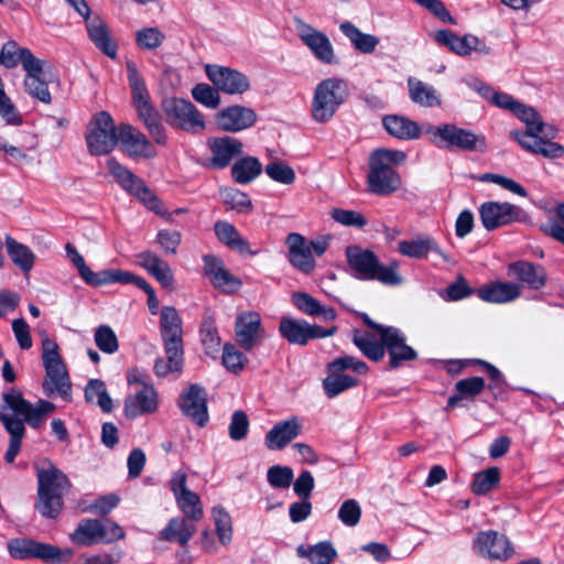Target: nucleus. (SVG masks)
<instances>
[{
	"instance_id": "f257e3e1",
	"label": "nucleus",
	"mask_w": 564,
	"mask_h": 564,
	"mask_svg": "<svg viewBox=\"0 0 564 564\" xmlns=\"http://www.w3.org/2000/svg\"><path fill=\"white\" fill-rule=\"evenodd\" d=\"M55 409L54 403L42 399L33 404L13 388L3 393L0 422L10 435L9 447L4 455L7 463H13L20 452L26 431L24 424H29L32 429H39Z\"/></svg>"
},
{
	"instance_id": "f03ea898",
	"label": "nucleus",
	"mask_w": 564,
	"mask_h": 564,
	"mask_svg": "<svg viewBox=\"0 0 564 564\" xmlns=\"http://www.w3.org/2000/svg\"><path fill=\"white\" fill-rule=\"evenodd\" d=\"M406 160L404 152L386 148L375 150L369 156L367 184L369 191L378 196H389L402 185V178L394 166Z\"/></svg>"
},
{
	"instance_id": "7ed1b4c3",
	"label": "nucleus",
	"mask_w": 564,
	"mask_h": 564,
	"mask_svg": "<svg viewBox=\"0 0 564 564\" xmlns=\"http://www.w3.org/2000/svg\"><path fill=\"white\" fill-rule=\"evenodd\" d=\"M68 477L50 465L37 471V500L34 508L45 518L55 519L63 509V498L69 491Z\"/></svg>"
},
{
	"instance_id": "20e7f679",
	"label": "nucleus",
	"mask_w": 564,
	"mask_h": 564,
	"mask_svg": "<svg viewBox=\"0 0 564 564\" xmlns=\"http://www.w3.org/2000/svg\"><path fill=\"white\" fill-rule=\"evenodd\" d=\"M346 258L354 275L360 280H377L386 285H399L402 276L398 272V264L382 265L377 256L359 246H348Z\"/></svg>"
},
{
	"instance_id": "39448f33",
	"label": "nucleus",
	"mask_w": 564,
	"mask_h": 564,
	"mask_svg": "<svg viewBox=\"0 0 564 564\" xmlns=\"http://www.w3.org/2000/svg\"><path fill=\"white\" fill-rule=\"evenodd\" d=\"M42 361L45 369V379L42 383L45 395L58 394L69 401L72 383L66 365L59 355V346L54 339L46 337L42 340Z\"/></svg>"
},
{
	"instance_id": "423d86ee",
	"label": "nucleus",
	"mask_w": 564,
	"mask_h": 564,
	"mask_svg": "<svg viewBox=\"0 0 564 564\" xmlns=\"http://www.w3.org/2000/svg\"><path fill=\"white\" fill-rule=\"evenodd\" d=\"M347 84L340 78H327L315 88L311 115L318 123L328 122L348 97Z\"/></svg>"
},
{
	"instance_id": "0eeeda50",
	"label": "nucleus",
	"mask_w": 564,
	"mask_h": 564,
	"mask_svg": "<svg viewBox=\"0 0 564 564\" xmlns=\"http://www.w3.org/2000/svg\"><path fill=\"white\" fill-rule=\"evenodd\" d=\"M426 133L434 138L433 141L438 147H445L446 149H459L462 151H484L486 149L484 135L455 124L427 126Z\"/></svg>"
},
{
	"instance_id": "6e6552de",
	"label": "nucleus",
	"mask_w": 564,
	"mask_h": 564,
	"mask_svg": "<svg viewBox=\"0 0 564 564\" xmlns=\"http://www.w3.org/2000/svg\"><path fill=\"white\" fill-rule=\"evenodd\" d=\"M9 554L18 560L39 558L46 563L61 564L70 560L69 549L61 550L48 543L32 539L17 538L8 542Z\"/></svg>"
},
{
	"instance_id": "1a4fd4ad",
	"label": "nucleus",
	"mask_w": 564,
	"mask_h": 564,
	"mask_svg": "<svg viewBox=\"0 0 564 564\" xmlns=\"http://www.w3.org/2000/svg\"><path fill=\"white\" fill-rule=\"evenodd\" d=\"M88 152L99 156L110 153L118 143V128L106 111L98 112L89 122L85 134Z\"/></svg>"
},
{
	"instance_id": "9d476101",
	"label": "nucleus",
	"mask_w": 564,
	"mask_h": 564,
	"mask_svg": "<svg viewBox=\"0 0 564 564\" xmlns=\"http://www.w3.org/2000/svg\"><path fill=\"white\" fill-rule=\"evenodd\" d=\"M166 122L176 129L196 133L205 129V120L197 108L188 100L167 98L162 102Z\"/></svg>"
},
{
	"instance_id": "9b49d317",
	"label": "nucleus",
	"mask_w": 564,
	"mask_h": 564,
	"mask_svg": "<svg viewBox=\"0 0 564 564\" xmlns=\"http://www.w3.org/2000/svg\"><path fill=\"white\" fill-rule=\"evenodd\" d=\"M123 535L122 528L110 520L84 519L70 534V540L77 545H93L111 543Z\"/></svg>"
},
{
	"instance_id": "f8f14e48",
	"label": "nucleus",
	"mask_w": 564,
	"mask_h": 564,
	"mask_svg": "<svg viewBox=\"0 0 564 564\" xmlns=\"http://www.w3.org/2000/svg\"><path fill=\"white\" fill-rule=\"evenodd\" d=\"M335 326L324 329L317 325H311L303 319L282 317L279 325V332L289 343L305 346L311 339L324 338L336 333Z\"/></svg>"
},
{
	"instance_id": "ddd939ff",
	"label": "nucleus",
	"mask_w": 564,
	"mask_h": 564,
	"mask_svg": "<svg viewBox=\"0 0 564 564\" xmlns=\"http://www.w3.org/2000/svg\"><path fill=\"white\" fill-rule=\"evenodd\" d=\"M473 550L479 556L492 561H506L513 553L509 539L494 530L479 532L473 541Z\"/></svg>"
},
{
	"instance_id": "4468645a",
	"label": "nucleus",
	"mask_w": 564,
	"mask_h": 564,
	"mask_svg": "<svg viewBox=\"0 0 564 564\" xmlns=\"http://www.w3.org/2000/svg\"><path fill=\"white\" fill-rule=\"evenodd\" d=\"M205 72L218 91L229 95H242L250 89L249 78L236 69L207 64Z\"/></svg>"
},
{
	"instance_id": "2eb2a0df",
	"label": "nucleus",
	"mask_w": 564,
	"mask_h": 564,
	"mask_svg": "<svg viewBox=\"0 0 564 564\" xmlns=\"http://www.w3.org/2000/svg\"><path fill=\"white\" fill-rule=\"evenodd\" d=\"M118 138L122 151L132 159H153L158 155L156 149L147 135L131 124H120Z\"/></svg>"
},
{
	"instance_id": "dca6fc26",
	"label": "nucleus",
	"mask_w": 564,
	"mask_h": 564,
	"mask_svg": "<svg viewBox=\"0 0 564 564\" xmlns=\"http://www.w3.org/2000/svg\"><path fill=\"white\" fill-rule=\"evenodd\" d=\"M178 406L183 414L199 427L205 426L208 422L207 399L205 389L202 386L191 384L181 394Z\"/></svg>"
},
{
	"instance_id": "f3484780",
	"label": "nucleus",
	"mask_w": 564,
	"mask_h": 564,
	"mask_svg": "<svg viewBox=\"0 0 564 564\" xmlns=\"http://www.w3.org/2000/svg\"><path fill=\"white\" fill-rule=\"evenodd\" d=\"M386 350L389 355V366L391 369L399 368L405 361L417 359V352L409 345L404 334L393 326L381 329Z\"/></svg>"
},
{
	"instance_id": "a211bd4d",
	"label": "nucleus",
	"mask_w": 564,
	"mask_h": 564,
	"mask_svg": "<svg viewBox=\"0 0 564 564\" xmlns=\"http://www.w3.org/2000/svg\"><path fill=\"white\" fill-rule=\"evenodd\" d=\"M297 34L316 59L324 64L335 63L334 48L326 34L304 22L297 24Z\"/></svg>"
},
{
	"instance_id": "6ab92c4d",
	"label": "nucleus",
	"mask_w": 564,
	"mask_h": 564,
	"mask_svg": "<svg viewBox=\"0 0 564 564\" xmlns=\"http://www.w3.org/2000/svg\"><path fill=\"white\" fill-rule=\"evenodd\" d=\"M217 127L227 132H238L257 122V113L248 107L234 105L221 109L215 118Z\"/></svg>"
},
{
	"instance_id": "aec40b11",
	"label": "nucleus",
	"mask_w": 564,
	"mask_h": 564,
	"mask_svg": "<svg viewBox=\"0 0 564 564\" xmlns=\"http://www.w3.org/2000/svg\"><path fill=\"white\" fill-rule=\"evenodd\" d=\"M235 333L238 345L247 351L251 350L263 337L260 315L256 312H243L238 315Z\"/></svg>"
},
{
	"instance_id": "412c9836",
	"label": "nucleus",
	"mask_w": 564,
	"mask_h": 564,
	"mask_svg": "<svg viewBox=\"0 0 564 564\" xmlns=\"http://www.w3.org/2000/svg\"><path fill=\"white\" fill-rule=\"evenodd\" d=\"M519 207L509 203L487 202L479 208L482 226L491 231L514 221L519 216Z\"/></svg>"
},
{
	"instance_id": "4be33fe9",
	"label": "nucleus",
	"mask_w": 564,
	"mask_h": 564,
	"mask_svg": "<svg viewBox=\"0 0 564 564\" xmlns=\"http://www.w3.org/2000/svg\"><path fill=\"white\" fill-rule=\"evenodd\" d=\"M285 243L289 248L290 263L300 272L311 274L315 270L316 263L308 241L302 235L292 232L286 237Z\"/></svg>"
},
{
	"instance_id": "5701e85b",
	"label": "nucleus",
	"mask_w": 564,
	"mask_h": 564,
	"mask_svg": "<svg viewBox=\"0 0 564 564\" xmlns=\"http://www.w3.org/2000/svg\"><path fill=\"white\" fill-rule=\"evenodd\" d=\"M242 142L232 137H220L208 140L212 152L209 165L215 169L228 166L231 160L242 152Z\"/></svg>"
},
{
	"instance_id": "b1692460",
	"label": "nucleus",
	"mask_w": 564,
	"mask_h": 564,
	"mask_svg": "<svg viewBox=\"0 0 564 564\" xmlns=\"http://www.w3.org/2000/svg\"><path fill=\"white\" fill-rule=\"evenodd\" d=\"M535 133H520L519 131H511V137L519 142V144L527 151L534 154H541L547 159H558L564 154V148L556 142H552L541 138Z\"/></svg>"
},
{
	"instance_id": "393cba45",
	"label": "nucleus",
	"mask_w": 564,
	"mask_h": 564,
	"mask_svg": "<svg viewBox=\"0 0 564 564\" xmlns=\"http://www.w3.org/2000/svg\"><path fill=\"white\" fill-rule=\"evenodd\" d=\"M158 393L153 386L143 384L133 395L127 397L124 401V414L127 417L153 413L158 409Z\"/></svg>"
},
{
	"instance_id": "a878e982",
	"label": "nucleus",
	"mask_w": 564,
	"mask_h": 564,
	"mask_svg": "<svg viewBox=\"0 0 564 564\" xmlns=\"http://www.w3.org/2000/svg\"><path fill=\"white\" fill-rule=\"evenodd\" d=\"M166 360L158 358L154 362V372L159 377H165L169 373L182 372L184 362V348L182 339L162 340Z\"/></svg>"
},
{
	"instance_id": "bb28decb",
	"label": "nucleus",
	"mask_w": 564,
	"mask_h": 564,
	"mask_svg": "<svg viewBox=\"0 0 564 564\" xmlns=\"http://www.w3.org/2000/svg\"><path fill=\"white\" fill-rule=\"evenodd\" d=\"M203 261L205 274L209 278L215 288L234 292L241 286V281L235 278L217 257L206 254Z\"/></svg>"
},
{
	"instance_id": "cd10ccee",
	"label": "nucleus",
	"mask_w": 564,
	"mask_h": 564,
	"mask_svg": "<svg viewBox=\"0 0 564 564\" xmlns=\"http://www.w3.org/2000/svg\"><path fill=\"white\" fill-rule=\"evenodd\" d=\"M301 429L296 416L279 422L265 434V446L270 451H280L300 435Z\"/></svg>"
},
{
	"instance_id": "c85d7f7f",
	"label": "nucleus",
	"mask_w": 564,
	"mask_h": 564,
	"mask_svg": "<svg viewBox=\"0 0 564 564\" xmlns=\"http://www.w3.org/2000/svg\"><path fill=\"white\" fill-rule=\"evenodd\" d=\"M45 61L40 59L33 65L25 64L26 76L24 77L23 85L25 91L33 98L43 104H51L52 96L47 87V83L43 78Z\"/></svg>"
},
{
	"instance_id": "c756f323",
	"label": "nucleus",
	"mask_w": 564,
	"mask_h": 564,
	"mask_svg": "<svg viewBox=\"0 0 564 564\" xmlns=\"http://www.w3.org/2000/svg\"><path fill=\"white\" fill-rule=\"evenodd\" d=\"M138 263L151 274L163 288H172L174 282L170 264L152 251H142L137 254Z\"/></svg>"
},
{
	"instance_id": "7c9ffc66",
	"label": "nucleus",
	"mask_w": 564,
	"mask_h": 564,
	"mask_svg": "<svg viewBox=\"0 0 564 564\" xmlns=\"http://www.w3.org/2000/svg\"><path fill=\"white\" fill-rule=\"evenodd\" d=\"M90 41L107 56L117 57V44L111 40L106 22L99 15H88L85 19Z\"/></svg>"
},
{
	"instance_id": "2f4dec72",
	"label": "nucleus",
	"mask_w": 564,
	"mask_h": 564,
	"mask_svg": "<svg viewBox=\"0 0 564 564\" xmlns=\"http://www.w3.org/2000/svg\"><path fill=\"white\" fill-rule=\"evenodd\" d=\"M508 271L510 275L525 283L532 290H540L546 284V271L541 264L521 260L510 263Z\"/></svg>"
},
{
	"instance_id": "473e14b6",
	"label": "nucleus",
	"mask_w": 564,
	"mask_h": 564,
	"mask_svg": "<svg viewBox=\"0 0 564 564\" xmlns=\"http://www.w3.org/2000/svg\"><path fill=\"white\" fill-rule=\"evenodd\" d=\"M382 124L390 135L400 140H415L421 135L420 126L404 116H384L382 118Z\"/></svg>"
},
{
	"instance_id": "72a5a7b5",
	"label": "nucleus",
	"mask_w": 564,
	"mask_h": 564,
	"mask_svg": "<svg viewBox=\"0 0 564 564\" xmlns=\"http://www.w3.org/2000/svg\"><path fill=\"white\" fill-rule=\"evenodd\" d=\"M434 39L441 45L448 47L457 55H469L473 50H478L480 41L474 35L458 36L449 30H440L435 33Z\"/></svg>"
},
{
	"instance_id": "f704fd0d",
	"label": "nucleus",
	"mask_w": 564,
	"mask_h": 564,
	"mask_svg": "<svg viewBox=\"0 0 564 564\" xmlns=\"http://www.w3.org/2000/svg\"><path fill=\"white\" fill-rule=\"evenodd\" d=\"M214 229L218 240L228 248L240 254L256 256L258 253L250 248L249 242L240 236L234 225L218 220L215 223Z\"/></svg>"
},
{
	"instance_id": "c9c22d12",
	"label": "nucleus",
	"mask_w": 564,
	"mask_h": 564,
	"mask_svg": "<svg viewBox=\"0 0 564 564\" xmlns=\"http://www.w3.org/2000/svg\"><path fill=\"white\" fill-rule=\"evenodd\" d=\"M520 286L509 282H492L478 290V296L490 303H507L520 296Z\"/></svg>"
},
{
	"instance_id": "e433bc0d",
	"label": "nucleus",
	"mask_w": 564,
	"mask_h": 564,
	"mask_svg": "<svg viewBox=\"0 0 564 564\" xmlns=\"http://www.w3.org/2000/svg\"><path fill=\"white\" fill-rule=\"evenodd\" d=\"M196 521L186 517L174 518L161 531V538L166 541L177 542L184 546L196 532Z\"/></svg>"
},
{
	"instance_id": "4c0bfd02",
	"label": "nucleus",
	"mask_w": 564,
	"mask_h": 564,
	"mask_svg": "<svg viewBox=\"0 0 564 564\" xmlns=\"http://www.w3.org/2000/svg\"><path fill=\"white\" fill-rule=\"evenodd\" d=\"M292 303L299 311L308 316H321L323 321L326 322L336 318L334 308L322 305L315 297L306 292L293 293Z\"/></svg>"
},
{
	"instance_id": "58836bf2",
	"label": "nucleus",
	"mask_w": 564,
	"mask_h": 564,
	"mask_svg": "<svg viewBox=\"0 0 564 564\" xmlns=\"http://www.w3.org/2000/svg\"><path fill=\"white\" fill-rule=\"evenodd\" d=\"M40 58L35 57L33 53L26 47H20L15 41H8L2 45L0 51V65L7 68H13L22 64L25 70V64L37 63Z\"/></svg>"
},
{
	"instance_id": "ea45409f",
	"label": "nucleus",
	"mask_w": 564,
	"mask_h": 564,
	"mask_svg": "<svg viewBox=\"0 0 564 564\" xmlns=\"http://www.w3.org/2000/svg\"><path fill=\"white\" fill-rule=\"evenodd\" d=\"M126 67L129 86L131 88V98L135 109L151 105L149 90L135 63L128 61Z\"/></svg>"
},
{
	"instance_id": "a19ab883",
	"label": "nucleus",
	"mask_w": 564,
	"mask_h": 564,
	"mask_svg": "<svg viewBox=\"0 0 564 564\" xmlns=\"http://www.w3.org/2000/svg\"><path fill=\"white\" fill-rule=\"evenodd\" d=\"M339 29L349 39L354 47L362 54H371L380 42L376 35L361 32L354 23L348 21L343 22Z\"/></svg>"
},
{
	"instance_id": "79ce46f5",
	"label": "nucleus",
	"mask_w": 564,
	"mask_h": 564,
	"mask_svg": "<svg viewBox=\"0 0 564 564\" xmlns=\"http://www.w3.org/2000/svg\"><path fill=\"white\" fill-rule=\"evenodd\" d=\"M138 117L148 130L149 134L160 145L166 143V132L162 124L160 113L151 105L137 109Z\"/></svg>"
},
{
	"instance_id": "37998d69",
	"label": "nucleus",
	"mask_w": 564,
	"mask_h": 564,
	"mask_svg": "<svg viewBox=\"0 0 564 564\" xmlns=\"http://www.w3.org/2000/svg\"><path fill=\"white\" fill-rule=\"evenodd\" d=\"M160 333L162 340L182 339V319L173 306H163L160 314Z\"/></svg>"
},
{
	"instance_id": "c03bdc74",
	"label": "nucleus",
	"mask_w": 564,
	"mask_h": 564,
	"mask_svg": "<svg viewBox=\"0 0 564 564\" xmlns=\"http://www.w3.org/2000/svg\"><path fill=\"white\" fill-rule=\"evenodd\" d=\"M408 87L410 98L413 102L422 107H435L441 105L437 91L422 80L410 77L408 79Z\"/></svg>"
},
{
	"instance_id": "a18cd8bd",
	"label": "nucleus",
	"mask_w": 564,
	"mask_h": 564,
	"mask_svg": "<svg viewBox=\"0 0 564 564\" xmlns=\"http://www.w3.org/2000/svg\"><path fill=\"white\" fill-rule=\"evenodd\" d=\"M6 248L11 261L19 267L23 272H29L34 265L35 254L32 250L14 240L12 237H6Z\"/></svg>"
},
{
	"instance_id": "49530a36",
	"label": "nucleus",
	"mask_w": 564,
	"mask_h": 564,
	"mask_svg": "<svg viewBox=\"0 0 564 564\" xmlns=\"http://www.w3.org/2000/svg\"><path fill=\"white\" fill-rule=\"evenodd\" d=\"M398 251L409 258L422 259L431 251H438V247L433 238L420 237L412 240L399 241Z\"/></svg>"
},
{
	"instance_id": "de8ad7c7",
	"label": "nucleus",
	"mask_w": 564,
	"mask_h": 564,
	"mask_svg": "<svg viewBox=\"0 0 564 564\" xmlns=\"http://www.w3.org/2000/svg\"><path fill=\"white\" fill-rule=\"evenodd\" d=\"M262 165L257 158L246 156L238 160L231 167L234 180L239 184H247L260 175Z\"/></svg>"
},
{
	"instance_id": "09e8293b",
	"label": "nucleus",
	"mask_w": 564,
	"mask_h": 564,
	"mask_svg": "<svg viewBox=\"0 0 564 564\" xmlns=\"http://www.w3.org/2000/svg\"><path fill=\"white\" fill-rule=\"evenodd\" d=\"M297 553L300 556L307 557L312 564H332L337 556L335 547L328 541L319 542L308 549L300 546Z\"/></svg>"
},
{
	"instance_id": "8fccbe9b",
	"label": "nucleus",
	"mask_w": 564,
	"mask_h": 564,
	"mask_svg": "<svg viewBox=\"0 0 564 564\" xmlns=\"http://www.w3.org/2000/svg\"><path fill=\"white\" fill-rule=\"evenodd\" d=\"M126 278H129L128 271L118 270V269H108L101 270L98 272H94L88 268V272L83 275V280L93 286H101L111 283H121L126 282Z\"/></svg>"
},
{
	"instance_id": "3c124183",
	"label": "nucleus",
	"mask_w": 564,
	"mask_h": 564,
	"mask_svg": "<svg viewBox=\"0 0 564 564\" xmlns=\"http://www.w3.org/2000/svg\"><path fill=\"white\" fill-rule=\"evenodd\" d=\"M328 372V376L323 380V389L329 399L358 384V380L354 377L334 371Z\"/></svg>"
},
{
	"instance_id": "603ef678",
	"label": "nucleus",
	"mask_w": 564,
	"mask_h": 564,
	"mask_svg": "<svg viewBox=\"0 0 564 564\" xmlns=\"http://www.w3.org/2000/svg\"><path fill=\"white\" fill-rule=\"evenodd\" d=\"M85 399L87 402H97L101 410L106 413L112 410V400L107 392L106 384L102 380L91 379L85 389Z\"/></svg>"
},
{
	"instance_id": "864d4df0",
	"label": "nucleus",
	"mask_w": 564,
	"mask_h": 564,
	"mask_svg": "<svg viewBox=\"0 0 564 564\" xmlns=\"http://www.w3.org/2000/svg\"><path fill=\"white\" fill-rule=\"evenodd\" d=\"M352 341L372 361L378 362L384 357L386 347L383 343L381 340L380 343L377 341L371 335H360L359 332H356Z\"/></svg>"
},
{
	"instance_id": "5fc2aeb1",
	"label": "nucleus",
	"mask_w": 564,
	"mask_h": 564,
	"mask_svg": "<svg viewBox=\"0 0 564 564\" xmlns=\"http://www.w3.org/2000/svg\"><path fill=\"white\" fill-rule=\"evenodd\" d=\"M106 164L110 174L126 192L130 193V191L134 188L137 184H140L141 178L133 174L126 166L120 164L116 159H108Z\"/></svg>"
},
{
	"instance_id": "6e6d98bb",
	"label": "nucleus",
	"mask_w": 564,
	"mask_h": 564,
	"mask_svg": "<svg viewBox=\"0 0 564 564\" xmlns=\"http://www.w3.org/2000/svg\"><path fill=\"white\" fill-rule=\"evenodd\" d=\"M512 113L527 124V131L520 133L543 132L544 123L534 108L518 101Z\"/></svg>"
},
{
	"instance_id": "4d7b16f0",
	"label": "nucleus",
	"mask_w": 564,
	"mask_h": 564,
	"mask_svg": "<svg viewBox=\"0 0 564 564\" xmlns=\"http://www.w3.org/2000/svg\"><path fill=\"white\" fill-rule=\"evenodd\" d=\"M199 332L205 352L209 355L217 351L220 338L218 336L215 318L209 312H206Z\"/></svg>"
},
{
	"instance_id": "13d9d810",
	"label": "nucleus",
	"mask_w": 564,
	"mask_h": 564,
	"mask_svg": "<svg viewBox=\"0 0 564 564\" xmlns=\"http://www.w3.org/2000/svg\"><path fill=\"white\" fill-rule=\"evenodd\" d=\"M500 479V470L498 467H490L486 470L477 473L471 484V490L476 495H485L489 492Z\"/></svg>"
},
{
	"instance_id": "bf43d9fd",
	"label": "nucleus",
	"mask_w": 564,
	"mask_h": 564,
	"mask_svg": "<svg viewBox=\"0 0 564 564\" xmlns=\"http://www.w3.org/2000/svg\"><path fill=\"white\" fill-rule=\"evenodd\" d=\"M176 501L186 518L191 520H200L203 517V509L200 506L199 496L191 490L177 495Z\"/></svg>"
},
{
	"instance_id": "052dcab7",
	"label": "nucleus",
	"mask_w": 564,
	"mask_h": 564,
	"mask_svg": "<svg viewBox=\"0 0 564 564\" xmlns=\"http://www.w3.org/2000/svg\"><path fill=\"white\" fill-rule=\"evenodd\" d=\"M221 360L224 367L235 375L240 373L248 362V358L232 344L224 345Z\"/></svg>"
},
{
	"instance_id": "680f3d73",
	"label": "nucleus",
	"mask_w": 564,
	"mask_h": 564,
	"mask_svg": "<svg viewBox=\"0 0 564 564\" xmlns=\"http://www.w3.org/2000/svg\"><path fill=\"white\" fill-rule=\"evenodd\" d=\"M164 40L165 34L159 28H143L135 33L137 45L145 51L160 47Z\"/></svg>"
},
{
	"instance_id": "e2e57ef3",
	"label": "nucleus",
	"mask_w": 564,
	"mask_h": 564,
	"mask_svg": "<svg viewBox=\"0 0 564 564\" xmlns=\"http://www.w3.org/2000/svg\"><path fill=\"white\" fill-rule=\"evenodd\" d=\"M221 199L229 209L237 210L238 213H248L252 207L249 196L236 188L221 191Z\"/></svg>"
},
{
	"instance_id": "0e129e2a",
	"label": "nucleus",
	"mask_w": 564,
	"mask_h": 564,
	"mask_svg": "<svg viewBox=\"0 0 564 564\" xmlns=\"http://www.w3.org/2000/svg\"><path fill=\"white\" fill-rule=\"evenodd\" d=\"M96 346L105 354H115L119 349L117 335L108 325L96 328L94 335Z\"/></svg>"
},
{
	"instance_id": "69168bd1",
	"label": "nucleus",
	"mask_w": 564,
	"mask_h": 564,
	"mask_svg": "<svg viewBox=\"0 0 564 564\" xmlns=\"http://www.w3.org/2000/svg\"><path fill=\"white\" fill-rule=\"evenodd\" d=\"M328 371L343 373L347 369H351L358 375H365L368 372V365L365 361L357 360L355 357L345 355L334 359L327 366Z\"/></svg>"
},
{
	"instance_id": "338daca9",
	"label": "nucleus",
	"mask_w": 564,
	"mask_h": 564,
	"mask_svg": "<svg viewBox=\"0 0 564 564\" xmlns=\"http://www.w3.org/2000/svg\"><path fill=\"white\" fill-rule=\"evenodd\" d=\"M193 98L212 109H215L220 104V96L217 88H214L207 84H197L192 89Z\"/></svg>"
},
{
	"instance_id": "774afa93",
	"label": "nucleus",
	"mask_w": 564,
	"mask_h": 564,
	"mask_svg": "<svg viewBox=\"0 0 564 564\" xmlns=\"http://www.w3.org/2000/svg\"><path fill=\"white\" fill-rule=\"evenodd\" d=\"M294 474L288 466L274 465L268 469L267 479L273 488L285 489L292 484Z\"/></svg>"
}]
</instances>
